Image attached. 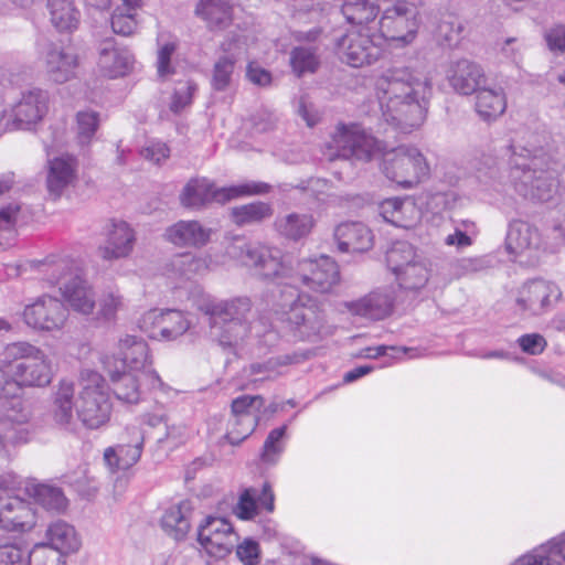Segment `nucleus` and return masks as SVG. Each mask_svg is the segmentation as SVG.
<instances>
[{
    "label": "nucleus",
    "mask_w": 565,
    "mask_h": 565,
    "mask_svg": "<svg viewBox=\"0 0 565 565\" xmlns=\"http://www.w3.org/2000/svg\"><path fill=\"white\" fill-rule=\"evenodd\" d=\"M431 95L433 78L419 63L393 65L375 82L383 120L404 134L424 124Z\"/></svg>",
    "instance_id": "obj_1"
},
{
    "label": "nucleus",
    "mask_w": 565,
    "mask_h": 565,
    "mask_svg": "<svg viewBox=\"0 0 565 565\" xmlns=\"http://www.w3.org/2000/svg\"><path fill=\"white\" fill-rule=\"evenodd\" d=\"M225 253L231 259L254 269L256 275L265 279H290V285L300 281L318 292H328L340 281L338 264L329 256L303 259L298 263L297 271L294 274L279 248L260 242L236 236L227 244Z\"/></svg>",
    "instance_id": "obj_2"
},
{
    "label": "nucleus",
    "mask_w": 565,
    "mask_h": 565,
    "mask_svg": "<svg viewBox=\"0 0 565 565\" xmlns=\"http://www.w3.org/2000/svg\"><path fill=\"white\" fill-rule=\"evenodd\" d=\"M195 307L209 317L212 335L223 347H235L243 341L250 329L246 316L252 303L247 297L217 299L211 295H201L195 299Z\"/></svg>",
    "instance_id": "obj_3"
},
{
    "label": "nucleus",
    "mask_w": 565,
    "mask_h": 565,
    "mask_svg": "<svg viewBox=\"0 0 565 565\" xmlns=\"http://www.w3.org/2000/svg\"><path fill=\"white\" fill-rule=\"evenodd\" d=\"M0 364L11 366V382L21 388L45 387L54 376L49 355L28 341L6 344L0 351Z\"/></svg>",
    "instance_id": "obj_4"
},
{
    "label": "nucleus",
    "mask_w": 565,
    "mask_h": 565,
    "mask_svg": "<svg viewBox=\"0 0 565 565\" xmlns=\"http://www.w3.org/2000/svg\"><path fill=\"white\" fill-rule=\"evenodd\" d=\"M384 6L377 21L380 40L395 49L412 45L420 26L422 0H379Z\"/></svg>",
    "instance_id": "obj_5"
},
{
    "label": "nucleus",
    "mask_w": 565,
    "mask_h": 565,
    "mask_svg": "<svg viewBox=\"0 0 565 565\" xmlns=\"http://www.w3.org/2000/svg\"><path fill=\"white\" fill-rule=\"evenodd\" d=\"M79 386L75 408L77 418L87 429L106 426L111 417L113 403L105 379L96 371L84 370Z\"/></svg>",
    "instance_id": "obj_6"
},
{
    "label": "nucleus",
    "mask_w": 565,
    "mask_h": 565,
    "mask_svg": "<svg viewBox=\"0 0 565 565\" xmlns=\"http://www.w3.org/2000/svg\"><path fill=\"white\" fill-rule=\"evenodd\" d=\"M269 190V184L256 181L216 189L209 179L195 178L184 185L180 194V203L186 209L200 210L211 202L225 203L245 195L265 194Z\"/></svg>",
    "instance_id": "obj_7"
},
{
    "label": "nucleus",
    "mask_w": 565,
    "mask_h": 565,
    "mask_svg": "<svg viewBox=\"0 0 565 565\" xmlns=\"http://www.w3.org/2000/svg\"><path fill=\"white\" fill-rule=\"evenodd\" d=\"M381 151V142L361 126L340 124L326 143L324 156L331 161L335 159L369 161Z\"/></svg>",
    "instance_id": "obj_8"
},
{
    "label": "nucleus",
    "mask_w": 565,
    "mask_h": 565,
    "mask_svg": "<svg viewBox=\"0 0 565 565\" xmlns=\"http://www.w3.org/2000/svg\"><path fill=\"white\" fill-rule=\"evenodd\" d=\"M510 183L516 194L532 202H548L558 191V180L552 169H543L537 160L511 167Z\"/></svg>",
    "instance_id": "obj_9"
},
{
    "label": "nucleus",
    "mask_w": 565,
    "mask_h": 565,
    "mask_svg": "<svg viewBox=\"0 0 565 565\" xmlns=\"http://www.w3.org/2000/svg\"><path fill=\"white\" fill-rule=\"evenodd\" d=\"M382 170L396 184L411 189L428 178L430 168L420 150L414 146H399L383 152Z\"/></svg>",
    "instance_id": "obj_10"
},
{
    "label": "nucleus",
    "mask_w": 565,
    "mask_h": 565,
    "mask_svg": "<svg viewBox=\"0 0 565 565\" xmlns=\"http://www.w3.org/2000/svg\"><path fill=\"white\" fill-rule=\"evenodd\" d=\"M282 307H288V310L282 312V321L294 337L310 340L320 334L324 321L323 315L309 296L298 295L292 286L289 298L284 301Z\"/></svg>",
    "instance_id": "obj_11"
},
{
    "label": "nucleus",
    "mask_w": 565,
    "mask_h": 565,
    "mask_svg": "<svg viewBox=\"0 0 565 565\" xmlns=\"http://www.w3.org/2000/svg\"><path fill=\"white\" fill-rule=\"evenodd\" d=\"M515 162H520L515 158L514 147L507 145L502 147H493L481 152L473 159L472 168L478 181L489 188H498L510 181L511 167Z\"/></svg>",
    "instance_id": "obj_12"
},
{
    "label": "nucleus",
    "mask_w": 565,
    "mask_h": 565,
    "mask_svg": "<svg viewBox=\"0 0 565 565\" xmlns=\"http://www.w3.org/2000/svg\"><path fill=\"white\" fill-rule=\"evenodd\" d=\"M561 299L562 291L555 282L532 279L516 290L514 302L522 315L537 317L551 310Z\"/></svg>",
    "instance_id": "obj_13"
},
{
    "label": "nucleus",
    "mask_w": 565,
    "mask_h": 565,
    "mask_svg": "<svg viewBox=\"0 0 565 565\" xmlns=\"http://www.w3.org/2000/svg\"><path fill=\"white\" fill-rule=\"evenodd\" d=\"M117 356L122 363V370L139 373L151 388L163 387V382L152 369L148 343L142 338L130 334L121 337L117 345Z\"/></svg>",
    "instance_id": "obj_14"
},
{
    "label": "nucleus",
    "mask_w": 565,
    "mask_h": 565,
    "mask_svg": "<svg viewBox=\"0 0 565 565\" xmlns=\"http://www.w3.org/2000/svg\"><path fill=\"white\" fill-rule=\"evenodd\" d=\"M4 407V417L0 420V467L9 462L12 448L28 441L29 431L22 425L31 418L30 409L21 399H12Z\"/></svg>",
    "instance_id": "obj_15"
},
{
    "label": "nucleus",
    "mask_w": 565,
    "mask_h": 565,
    "mask_svg": "<svg viewBox=\"0 0 565 565\" xmlns=\"http://www.w3.org/2000/svg\"><path fill=\"white\" fill-rule=\"evenodd\" d=\"M49 94L41 88H31L21 93L20 98L8 106V130H29L46 116Z\"/></svg>",
    "instance_id": "obj_16"
},
{
    "label": "nucleus",
    "mask_w": 565,
    "mask_h": 565,
    "mask_svg": "<svg viewBox=\"0 0 565 565\" xmlns=\"http://www.w3.org/2000/svg\"><path fill=\"white\" fill-rule=\"evenodd\" d=\"M264 405L265 401L260 395H243L233 399L232 417L225 435L231 445H238L252 435L258 425Z\"/></svg>",
    "instance_id": "obj_17"
},
{
    "label": "nucleus",
    "mask_w": 565,
    "mask_h": 565,
    "mask_svg": "<svg viewBox=\"0 0 565 565\" xmlns=\"http://www.w3.org/2000/svg\"><path fill=\"white\" fill-rule=\"evenodd\" d=\"M68 318L66 306L57 298L49 295L38 297L25 306L23 320L30 328L39 331H60Z\"/></svg>",
    "instance_id": "obj_18"
},
{
    "label": "nucleus",
    "mask_w": 565,
    "mask_h": 565,
    "mask_svg": "<svg viewBox=\"0 0 565 565\" xmlns=\"http://www.w3.org/2000/svg\"><path fill=\"white\" fill-rule=\"evenodd\" d=\"M377 35L360 31H350L338 43V51L343 62L352 67H362L376 62L382 53Z\"/></svg>",
    "instance_id": "obj_19"
},
{
    "label": "nucleus",
    "mask_w": 565,
    "mask_h": 565,
    "mask_svg": "<svg viewBox=\"0 0 565 565\" xmlns=\"http://www.w3.org/2000/svg\"><path fill=\"white\" fill-rule=\"evenodd\" d=\"M191 327L184 312L175 309H151L140 320V328L151 338L173 341Z\"/></svg>",
    "instance_id": "obj_20"
},
{
    "label": "nucleus",
    "mask_w": 565,
    "mask_h": 565,
    "mask_svg": "<svg viewBox=\"0 0 565 565\" xmlns=\"http://www.w3.org/2000/svg\"><path fill=\"white\" fill-rule=\"evenodd\" d=\"M198 540L206 553L223 557L236 546L238 536L226 519L207 516L199 526Z\"/></svg>",
    "instance_id": "obj_21"
},
{
    "label": "nucleus",
    "mask_w": 565,
    "mask_h": 565,
    "mask_svg": "<svg viewBox=\"0 0 565 565\" xmlns=\"http://www.w3.org/2000/svg\"><path fill=\"white\" fill-rule=\"evenodd\" d=\"M45 170L46 190L50 196L56 200L76 182L78 161L76 157L68 153L49 156Z\"/></svg>",
    "instance_id": "obj_22"
},
{
    "label": "nucleus",
    "mask_w": 565,
    "mask_h": 565,
    "mask_svg": "<svg viewBox=\"0 0 565 565\" xmlns=\"http://www.w3.org/2000/svg\"><path fill=\"white\" fill-rule=\"evenodd\" d=\"M43 65L50 82L63 84L75 77L78 56L71 47L52 43L43 54Z\"/></svg>",
    "instance_id": "obj_23"
},
{
    "label": "nucleus",
    "mask_w": 565,
    "mask_h": 565,
    "mask_svg": "<svg viewBox=\"0 0 565 565\" xmlns=\"http://www.w3.org/2000/svg\"><path fill=\"white\" fill-rule=\"evenodd\" d=\"M542 246V236L539 228L520 218L509 223L505 236V248L515 258H531Z\"/></svg>",
    "instance_id": "obj_24"
},
{
    "label": "nucleus",
    "mask_w": 565,
    "mask_h": 565,
    "mask_svg": "<svg viewBox=\"0 0 565 565\" xmlns=\"http://www.w3.org/2000/svg\"><path fill=\"white\" fill-rule=\"evenodd\" d=\"M60 294L66 303L67 310L93 317L97 307L94 287L81 274L72 276L60 287Z\"/></svg>",
    "instance_id": "obj_25"
},
{
    "label": "nucleus",
    "mask_w": 565,
    "mask_h": 565,
    "mask_svg": "<svg viewBox=\"0 0 565 565\" xmlns=\"http://www.w3.org/2000/svg\"><path fill=\"white\" fill-rule=\"evenodd\" d=\"M213 230L198 220H180L168 226L163 237L177 247L202 248L212 237Z\"/></svg>",
    "instance_id": "obj_26"
},
{
    "label": "nucleus",
    "mask_w": 565,
    "mask_h": 565,
    "mask_svg": "<svg viewBox=\"0 0 565 565\" xmlns=\"http://www.w3.org/2000/svg\"><path fill=\"white\" fill-rule=\"evenodd\" d=\"M75 386L72 381L61 380L52 395L50 416L53 424L63 430L74 433L77 424L74 415Z\"/></svg>",
    "instance_id": "obj_27"
},
{
    "label": "nucleus",
    "mask_w": 565,
    "mask_h": 565,
    "mask_svg": "<svg viewBox=\"0 0 565 565\" xmlns=\"http://www.w3.org/2000/svg\"><path fill=\"white\" fill-rule=\"evenodd\" d=\"M35 524V513L30 503L19 497H0V529L29 531Z\"/></svg>",
    "instance_id": "obj_28"
},
{
    "label": "nucleus",
    "mask_w": 565,
    "mask_h": 565,
    "mask_svg": "<svg viewBox=\"0 0 565 565\" xmlns=\"http://www.w3.org/2000/svg\"><path fill=\"white\" fill-rule=\"evenodd\" d=\"M135 243L134 228L125 221H113L106 242L99 247V254L106 260L126 258L132 253Z\"/></svg>",
    "instance_id": "obj_29"
},
{
    "label": "nucleus",
    "mask_w": 565,
    "mask_h": 565,
    "mask_svg": "<svg viewBox=\"0 0 565 565\" xmlns=\"http://www.w3.org/2000/svg\"><path fill=\"white\" fill-rule=\"evenodd\" d=\"M449 85L461 95L477 93L486 82L483 68L476 62L462 58L454 62L447 74Z\"/></svg>",
    "instance_id": "obj_30"
},
{
    "label": "nucleus",
    "mask_w": 565,
    "mask_h": 565,
    "mask_svg": "<svg viewBox=\"0 0 565 565\" xmlns=\"http://www.w3.org/2000/svg\"><path fill=\"white\" fill-rule=\"evenodd\" d=\"M334 239L342 253L365 252L372 247L373 235L361 222H343L334 228Z\"/></svg>",
    "instance_id": "obj_31"
},
{
    "label": "nucleus",
    "mask_w": 565,
    "mask_h": 565,
    "mask_svg": "<svg viewBox=\"0 0 565 565\" xmlns=\"http://www.w3.org/2000/svg\"><path fill=\"white\" fill-rule=\"evenodd\" d=\"M134 55L124 47H117L113 41H105L99 50L98 68L109 78L127 75L134 65Z\"/></svg>",
    "instance_id": "obj_32"
},
{
    "label": "nucleus",
    "mask_w": 565,
    "mask_h": 565,
    "mask_svg": "<svg viewBox=\"0 0 565 565\" xmlns=\"http://www.w3.org/2000/svg\"><path fill=\"white\" fill-rule=\"evenodd\" d=\"M113 392L118 401L125 404H137L141 401L143 388L152 390L139 373L126 370H109Z\"/></svg>",
    "instance_id": "obj_33"
},
{
    "label": "nucleus",
    "mask_w": 565,
    "mask_h": 565,
    "mask_svg": "<svg viewBox=\"0 0 565 565\" xmlns=\"http://www.w3.org/2000/svg\"><path fill=\"white\" fill-rule=\"evenodd\" d=\"M258 505L264 507L267 512H273L275 509V495L267 482L264 483L260 494L254 488L243 490L233 512L241 520H252L258 513Z\"/></svg>",
    "instance_id": "obj_34"
},
{
    "label": "nucleus",
    "mask_w": 565,
    "mask_h": 565,
    "mask_svg": "<svg viewBox=\"0 0 565 565\" xmlns=\"http://www.w3.org/2000/svg\"><path fill=\"white\" fill-rule=\"evenodd\" d=\"M347 308L352 315L380 320L391 313L393 297L388 290H376L356 301L348 302Z\"/></svg>",
    "instance_id": "obj_35"
},
{
    "label": "nucleus",
    "mask_w": 565,
    "mask_h": 565,
    "mask_svg": "<svg viewBox=\"0 0 565 565\" xmlns=\"http://www.w3.org/2000/svg\"><path fill=\"white\" fill-rule=\"evenodd\" d=\"M239 60L237 53L231 51V44H223V54L213 64L211 87L215 92H226L234 84L236 64Z\"/></svg>",
    "instance_id": "obj_36"
},
{
    "label": "nucleus",
    "mask_w": 565,
    "mask_h": 565,
    "mask_svg": "<svg viewBox=\"0 0 565 565\" xmlns=\"http://www.w3.org/2000/svg\"><path fill=\"white\" fill-rule=\"evenodd\" d=\"M195 14L211 31L224 30L233 21L232 7L226 0H199Z\"/></svg>",
    "instance_id": "obj_37"
},
{
    "label": "nucleus",
    "mask_w": 565,
    "mask_h": 565,
    "mask_svg": "<svg viewBox=\"0 0 565 565\" xmlns=\"http://www.w3.org/2000/svg\"><path fill=\"white\" fill-rule=\"evenodd\" d=\"M507 105V95L502 87H483L476 93L475 109L484 121L498 119L504 114Z\"/></svg>",
    "instance_id": "obj_38"
},
{
    "label": "nucleus",
    "mask_w": 565,
    "mask_h": 565,
    "mask_svg": "<svg viewBox=\"0 0 565 565\" xmlns=\"http://www.w3.org/2000/svg\"><path fill=\"white\" fill-rule=\"evenodd\" d=\"M134 434L132 443L119 444L105 450L104 459L111 469L126 470L140 459L143 438L138 429H134Z\"/></svg>",
    "instance_id": "obj_39"
},
{
    "label": "nucleus",
    "mask_w": 565,
    "mask_h": 565,
    "mask_svg": "<svg viewBox=\"0 0 565 565\" xmlns=\"http://www.w3.org/2000/svg\"><path fill=\"white\" fill-rule=\"evenodd\" d=\"M45 536L46 544L64 556L77 552L81 547V539L75 527L63 520L52 522L46 529Z\"/></svg>",
    "instance_id": "obj_40"
},
{
    "label": "nucleus",
    "mask_w": 565,
    "mask_h": 565,
    "mask_svg": "<svg viewBox=\"0 0 565 565\" xmlns=\"http://www.w3.org/2000/svg\"><path fill=\"white\" fill-rule=\"evenodd\" d=\"M316 225V220L309 213H288L275 221L276 231L284 237L299 241L308 236Z\"/></svg>",
    "instance_id": "obj_41"
},
{
    "label": "nucleus",
    "mask_w": 565,
    "mask_h": 565,
    "mask_svg": "<svg viewBox=\"0 0 565 565\" xmlns=\"http://www.w3.org/2000/svg\"><path fill=\"white\" fill-rule=\"evenodd\" d=\"M192 507L189 501L170 507L161 519V526L167 534L179 541L186 536L191 527Z\"/></svg>",
    "instance_id": "obj_42"
},
{
    "label": "nucleus",
    "mask_w": 565,
    "mask_h": 565,
    "mask_svg": "<svg viewBox=\"0 0 565 565\" xmlns=\"http://www.w3.org/2000/svg\"><path fill=\"white\" fill-rule=\"evenodd\" d=\"M47 8L51 22L60 32H72L77 29L81 13L73 0H49Z\"/></svg>",
    "instance_id": "obj_43"
},
{
    "label": "nucleus",
    "mask_w": 565,
    "mask_h": 565,
    "mask_svg": "<svg viewBox=\"0 0 565 565\" xmlns=\"http://www.w3.org/2000/svg\"><path fill=\"white\" fill-rule=\"evenodd\" d=\"M429 263L424 257H419L406 267L397 271L394 276L398 286L405 290L417 291L424 288L430 276Z\"/></svg>",
    "instance_id": "obj_44"
},
{
    "label": "nucleus",
    "mask_w": 565,
    "mask_h": 565,
    "mask_svg": "<svg viewBox=\"0 0 565 565\" xmlns=\"http://www.w3.org/2000/svg\"><path fill=\"white\" fill-rule=\"evenodd\" d=\"M127 308L126 299L118 288L103 290L93 319L102 322H114L119 312Z\"/></svg>",
    "instance_id": "obj_45"
},
{
    "label": "nucleus",
    "mask_w": 565,
    "mask_h": 565,
    "mask_svg": "<svg viewBox=\"0 0 565 565\" xmlns=\"http://www.w3.org/2000/svg\"><path fill=\"white\" fill-rule=\"evenodd\" d=\"M25 491L47 511L62 512L67 507V499L60 488L43 483H29Z\"/></svg>",
    "instance_id": "obj_46"
},
{
    "label": "nucleus",
    "mask_w": 565,
    "mask_h": 565,
    "mask_svg": "<svg viewBox=\"0 0 565 565\" xmlns=\"http://www.w3.org/2000/svg\"><path fill=\"white\" fill-rule=\"evenodd\" d=\"M41 273L50 286H62L72 276L78 275L76 263L67 257H50L42 264Z\"/></svg>",
    "instance_id": "obj_47"
},
{
    "label": "nucleus",
    "mask_w": 565,
    "mask_h": 565,
    "mask_svg": "<svg viewBox=\"0 0 565 565\" xmlns=\"http://www.w3.org/2000/svg\"><path fill=\"white\" fill-rule=\"evenodd\" d=\"M341 12L349 23L364 28L375 22L380 7L369 0H345Z\"/></svg>",
    "instance_id": "obj_48"
},
{
    "label": "nucleus",
    "mask_w": 565,
    "mask_h": 565,
    "mask_svg": "<svg viewBox=\"0 0 565 565\" xmlns=\"http://www.w3.org/2000/svg\"><path fill=\"white\" fill-rule=\"evenodd\" d=\"M271 214V206L265 202H253L231 210L232 221L239 226L262 222Z\"/></svg>",
    "instance_id": "obj_49"
},
{
    "label": "nucleus",
    "mask_w": 565,
    "mask_h": 565,
    "mask_svg": "<svg viewBox=\"0 0 565 565\" xmlns=\"http://www.w3.org/2000/svg\"><path fill=\"white\" fill-rule=\"evenodd\" d=\"M419 257L414 247L405 241L394 242L386 252L387 267L394 275Z\"/></svg>",
    "instance_id": "obj_50"
},
{
    "label": "nucleus",
    "mask_w": 565,
    "mask_h": 565,
    "mask_svg": "<svg viewBox=\"0 0 565 565\" xmlns=\"http://www.w3.org/2000/svg\"><path fill=\"white\" fill-rule=\"evenodd\" d=\"M308 359L307 354H284L277 358H271L264 363H254L250 365L252 374H264L259 380H269L278 374V367L296 364Z\"/></svg>",
    "instance_id": "obj_51"
},
{
    "label": "nucleus",
    "mask_w": 565,
    "mask_h": 565,
    "mask_svg": "<svg viewBox=\"0 0 565 565\" xmlns=\"http://www.w3.org/2000/svg\"><path fill=\"white\" fill-rule=\"evenodd\" d=\"M77 141L82 146L88 145L99 127V114L92 109L79 110L75 117Z\"/></svg>",
    "instance_id": "obj_52"
},
{
    "label": "nucleus",
    "mask_w": 565,
    "mask_h": 565,
    "mask_svg": "<svg viewBox=\"0 0 565 565\" xmlns=\"http://www.w3.org/2000/svg\"><path fill=\"white\" fill-rule=\"evenodd\" d=\"M290 65L298 76L313 73L319 66V56L313 47L298 46L290 53Z\"/></svg>",
    "instance_id": "obj_53"
},
{
    "label": "nucleus",
    "mask_w": 565,
    "mask_h": 565,
    "mask_svg": "<svg viewBox=\"0 0 565 565\" xmlns=\"http://www.w3.org/2000/svg\"><path fill=\"white\" fill-rule=\"evenodd\" d=\"M26 565H66V558L49 544L36 543L29 550Z\"/></svg>",
    "instance_id": "obj_54"
},
{
    "label": "nucleus",
    "mask_w": 565,
    "mask_h": 565,
    "mask_svg": "<svg viewBox=\"0 0 565 565\" xmlns=\"http://www.w3.org/2000/svg\"><path fill=\"white\" fill-rule=\"evenodd\" d=\"M286 426L273 429L263 446L260 455L262 461L265 463L274 465L278 461L279 456L284 451V437L286 434Z\"/></svg>",
    "instance_id": "obj_55"
},
{
    "label": "nucleus",
    "mask_w": 565,
    "mask_h": 565,
    "mask_svg": "<svg viewBox=\"0 0 565 565\" xmlns=\"http://www.w3.org/2000/svg\"><path fill=\"white\" fill-rule=\"evenodd\" d=\"M20 207L10 204L0 210V247L6 248L11 245L15 236V223Z\"/></svg>",
    "instance_id": "obj_56"
},
{
    "label": "nucleus",
    "mask_w": 565,
    "mask_h": 565,
    "mask_svg": "<svg viewBox=\"0 0 565 565\" xmlns=\"http://www.w3.org/2000/svg\"><path fill=\"white\" fill-rule=\"evenodd\" d=\"M514 565H563V562L555 558L551 546L546 542L520 557Z\"/></svg>",
    "instance_id": "obj_57"
},
{
    "label": "nucleus",
    "mask_w": 565,
    "mask_h": 565,
    "mask_svg": "<svg viewBox=\"0 0 565 565\" xmlns=\"http://www.w3.org/2000/svg\"><path fill=\"white\" fill-rule=\"evenodd\" d=\"M196 89V84L191 79L178 82L171 98V111L177 114L190 106Z\"/></svg>",
    "instance_id": "obj_58"
},
{
    "label": "nucleus",
    "mask_w": 565,
    "mask_h": 565,
    "mask_svg": "<svg viewBox=\"0 0 565 565\" xmlns=\"http://www.w3.org/2000/svg\"><path fill=\"white\" fill-rule=\"evenodd\" d=\"M139 23V13H131L115 9L110 18L113 31L124 36L134 34L137 31Z\"/></svg>",
    "instance_id": "obj_59"
},
{
    "label": "nucleus",
    "mask_w": 565,
    "mask_h": 565,
    "mask_svg": "<svg viewBox=\"0 0 565 565\" xmlns=\"http://www.w3.org/2000/svg\"><path fill=\"white\" fill-rule=\"evenodd\" d=\"M29 550L22 543L0 544V565H26Z\"/></svg>",
    "instance_id": "obj_60"
},
{
    "label": "nucleus",
    "mask_w": 565,
    "mask_h": 565,
    "mask_svg": "<svg viewBox=\"0 0 565 565\" xmlns=\"http://www.w3.org/2000/svg\"><path fill=\"white\" fill-rule=\"evenodd\" d=\"M388 350L394 352V354L391 355L394 359H401L402 355H408L409 359H415L420 355L419 351L414 348L379 345L365 348L361 352L360 356L376 359L379 356L386 355Z\"/></svg>",
    "instance_id": "obj_61"
},
{
    "label": "nucleus",
    "mask_w": 565,
    "mask_h": 565,
    "mask_svg": "<svg viewBox=\"0 0 565 565\" xmlns=\"http://www.w3.org/2000/svg\"><path fill=\"white\" fill-rule=\"evenodd\" d=\"M419 217L420 213L414 201L405 199L397 210L396 215H394L391 224L398 227L409 228L419 220Z\"/></svg>",
    "instance_id": "obj_62"
},
{
    "label": "nucleus",
    "mask_w": 565,
    "mask_h": 565,
    "mask_svg": "<svg viewBox=\"0 0 565 565\" xmlns=\"http://www.w3.org/2000/svg\"><path fill=\"white\" fill-rule=\"evenodd\" d=\"M497 47L505 61L518 64L522 60L525 43L521 38L510 36L502 42H498Z\"/></svg>",
    "instance_id": "obj_63"
},
{
    "label": "nucleus",
    "mask_w": 565,
    "mask_h": 565,
    "mask_svg": "<svg viewBox=\"0 0 565 565\" xmlns=\"http://www.w3.org/2000/svg\"><path fill=\"white\" fill-rule=\"evenodd\" d=\"M177 45L174 42H167L162 44L157 54V74L161 79H168L174 74V67L171 64V56L175 52Z\"/></svg>",
    "instance_id": "obj_64"
}]
</instances>
